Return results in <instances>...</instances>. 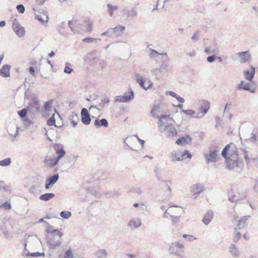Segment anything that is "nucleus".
<instances>
[{"mask_svg":"<svg viewBox=\"0 0 258 258\" xmlns=\"http://www.w3.org/2000/svg\"><path fill=\"white\" fill-rule=\"evenodd\" d=\"M166 95H169L176 98V100L181 103H183L185 101L184 99L183 98L181 97L180 96H179L178 94H177L176 93L173 91H167L166 92Z\"/></svg>","mask_w":258,"mask_h":258,"instance_id":"obj_37","label":"nucleus"},{"mask_svg":"<svg viewBox=\"0 0 258 258\" xmlns=\"http://www.w3.org/2000/svg\"><path fill=\"white\" fill-rule=\"evenodd\" d=\"M249 142H252V143H256L257 141V137L254 133H251V137L247 139Z\"/></svg>","mask_w":258,"mask_h":258,"instance_id":"obj_59","label":"nucleus"},{"mask_svg":"<svg viewBox=\"0 0 258 258\" xmlns=\"http://www.w3.org/2000/svg\"><path fill=\"white\" fill-rule=\"evenodd\" d=\"M55 195L52 193H46L41 195L39 199L43 201H48L54 197Z\"/></svg>","mask_w":258,"mask_h":258,"instance_id":"obj_39","label":"nucleus"},{"mask_svg":"<svg viewBox=\"0 0 258 258\" xmlns=\"http://www.w3.org/2000/svg\"><path fill=\"white\" fill-rule=\"evenodd\" d=\"M18 114L21 118H25L27 114V110L25 108L18 111Z\"/></svg>","mask_w":258,"mask_h":258,"instance_id":"obj_55","label":"nucleus"},{"mask_svg":"<svg viewBox=\"0 0 258 258\" xmlns=\"http://www.w3.org/2000/svg\"><path fill=\"white\" fill-rule=\"evenodd\" d=\"M86 25V31L87 32H90L92 30V23L90 21L85 22Z\"/></svg>","mask_w":258,"mask_h":258,"instance_id":"obj_56","label":"nucleus"},{"mask_svg":"<svg viewBox=\"0 0 258 258\" xmlns=\"http://www.w3.org/2000/svg\"><path fill=\"white\" fill-rule=\"evenodd\" d=\"M127 140H128V142L130 143V144L131 145V146L128 145H127L132 150L137 151V150L134 149L131 146H132V144L131 142H135L136 141V140H137L139 141V143L141 145V148H143L144 147V144H145V141L140 139L137 135H134L133 137H130Z\"/></svg>","mask_w":258,"mask_h":258,"instance_id":"obj_23","label":"nucleus"},{"mask_svg":"<svg viewBox=\"0 0 258 258\" xmlns=\"http://www.w3.org/2000/svg\"><path fill=\"white\" fill-rule=\"evenodd\" d=\"M35 18L43 25L46 24L48 20L47 15L44 13L41 14L40 15H36L35 16Z\"/></svg>","mask_w":258,"mask_h":258,"instance_id":"obj_35","label":"nucleus"},{"mask_svg":"<svg viewBox=\"0 0 258 258\" xmlns=\"http://www.w3.org/2000/svg\"><path fill=\"white\" fill-rule=\"evenodd\" d=\"M250 217V216H244L243 218L239 219L238 217H235L233 222H237V226L239 229H243L246 226V220Z\"/></svg>","mask_w":258,"mask_h":258,"instance_id":"obj_25","label":"nucleus"},{"mask_svg":"<svg viewBox=\"0 0 258 258\" xmlns=\"http://www.w3.org/2000/svg\"><path fill=\"white\" fill-rule=\"evenodd\" d=\"M210 102L207 100H202L200 101V105L199 108V112L197 113L196 118L204 117L210 108Z\"/></svg>","mask_w":258,"mask_h":258,"instance_id":"obj_10","label":"nucleus"},{"mask_svg":"<svg viewBox=\"0 0 258 258\" xmlns=\"http://www.w3.org/2000/svg\"><path fill=\"white\" fill-rule=\"evenodd\" d=\"M113 35L115 37H118L121 35L125 30V27L122 26H117L114 28H112Z\"/></svg>","mask_w":258,"mask_h":258,"instance_id":"obj_31","label":"nucleus"},{"mask_svg":"<svg viewBox=\"0 0 258 258\" xmlns=\"http://www.w3.org/2000/svg\"><path fill=\"white\" fill-rule=\"evenodd\" d=\"M0 209H5L6 210H10L11 209V205L10 203H4V204L0 205Z\"/></svg>","mask_w":258,"mask_h":258,"instance_id":"obj_60","label":"nucleus"},{"mask_svg":"<svg viewBox=\"0 0 258 258\" xmlns=\"http://www.w3.org/2000/svg\"><path fill=\"white\" fill-rule=\"evenodd\" d=\"M166 61L160 66L155 68H153L150 70L151 75L154 76L156 80H159L162 79L164 76H168L170 73L172 71L171 67Z\"/></svg>","mask_w":258,"mask_h":258,"instance_id":"obj_3","label":"nucleus"},{"mask_svg":"<svg viewBox=\"0 0 258 258\" xmlns=\"http://www.w3.org/2000/svg\"><path fill=\"white\" fill-rule=\"evenodd\" d=\"M222 155L226 159V168L231 170L238 165V155L237 149L233 144L227 145L222 152Z\"/></svg>","mask_w":258,"mask_h":258,"instance_id":"obj_2","label":"nucleus"},{"mask_svg":"<svg viewBox=\"0 0 258 258\" xmlns=\"http://www.w3.org/2000/svg\"><path fill=\"white\" fill-rule=\"evenodd\" d=\"M147 51L148 55L151 58L155 59L157 58L159 56H161L163 61H166L169 60V58L166 53H159L156 50L151 48H149Z\"/></svg>","mask_w":258,"mask_h":258,"instance_id":"obj_16","label":"nucleus"},{"mask_svg":"<svg viewBox=\"0 0 258 258\" xmlns=\"http://www.w3.org/2000/svg\"><path fill=\"white\" fill-rule=\"evenodd\" d=\"M101 36H107L109 37H112L113 36V34L112 32V28L108 29L105 32L102 33L101 34Z\"/></svg>","mask_w":258,"mask_h":258,"instance_id":"obj_51","label":"nucleus"},{"mask_svg":"<svg viewBox=\"0 0 258 258\" xmlns=\"http://www.w3.org/2000/svg\"><path fill=\"white\" fill-rule=\"evenodd\" d=\"M72 214L68 211H63L60 212V216L61 217L68 219L71 217Z\"/></svg>","mask_w":258,"mask_h":258,"instance_id":"obj_46","label":"nucleus"},{"mask_svg":"<svg viewBox=\"0 0 258 258\" xmlns=\"http://www.w3.org/2000/svg\"><path fill=\"white\" fill-rule=\"evenodd\" d=\"M107 7L108 9V12L110 16H112L113 15V12L118 9L117 6H113L110 4H107Z\"/></svg>","mask_w":258,"mask_h":258,"instance_id":"obj_43","label":"nucleus"},{"mask_svg":"<svg viewBox=\"0 0 258 258\" xmlns=\"http://www.w3.org/2000/svg\"><path fill=\"white\" fill-rule=\"evenodd\" d=\"M10 68L11 66L8 64L3 66L0 70V75L5 78L9 77Z\"/></svg>","mask_w":258,"mask_h":258,"instance_id":"obj_29","label":"nucleus"},{"mask_svg":"<svg viewBox=\"0 0 258 258\" xmlns=\"http://www.w3.org/2000/svg\"><path fill=\"white\" fill-rule=\"evenodd\" d=\"M45 223L47 224V227L46 228V232L49 233V234H54L56 233V232L55 231H58L57 229H53L52 226L49 225L46 222H45Z\"/></svg>","mask_w":258,"mask_h":258,"instance_id":"obj_48","label":"nucleus"},{"mask_svg":"<svg viewBox=\"0 0 258 258\" xmlns=\"http://www.w3.org/2000/svg\"><path fill=\"white\" fill-rule=\"evenodd\" d=\"M168 206V208L163 215L164 218H168L169 216L172 215L181 216L184 212L183 209L181 207L174 205L171 203L169 204Z\"/></svg>","mask_w":258,"mask_h":258,"instance_id":"obj_6","label":"nucleus"},{"mask_svg":"<svg viewBox=\"0 0 258 258\" xmlns=\"http://www.w3.org/2000/svg\"><path fill=\"white\" fill-rule=\"evenodd\" d=\"M218 151L216 149H210L208 153L204 154V158L207 164L218 161L219 158L217 154Z\"/></svg>","mask_w":258,"mask_h":258,"instance_id":"obj_11","label":"nucleus"},{"mask_svg":"<svg viewBox=\"0 0 258 258\" xmlns=\"http://www.w3.org/2000/svg\"><path fill=\"white\" fill-rule=\"evenodd\" d=\"M109 102V99L107 97H104L101 99V102L98 104L95 105V106L92 105L90 107V109H92V108H95L99 110H101L105 107H107Z\"/></svg>","mask_w":258,"mask_h":258,"instance_id":"obj_22","label":"nucleus"},{"mask_svg":"<svg viewBox=\"0 0 258 258\" xmlns=\"http://www.w3.org/2000/svg\"><path fill=\"white\" fill-rule=\"evenodd\" d=\"M59 175L57 174L48 177L45 181V187L48 189L51 188L53 185L58 180Z\"/></svg>","mask_w":258,"mask_h":258,"instance_id":"obj_19","label":"nucleus"},{"mask_svg":"<svg viewBox=\"0 0 258 258\" xmlns=\"http://www.w3.org/2000/svg\"><path fill=\"white\" fill-rule=\"evenodd\" d=\"M12 28L19 37L24 36L25 34L24 28L20 25L18 21L16 19L13 21Z\"/></svg>","mask_w":258,"mask_h":258,"instance_id":"obj_17","label":"nucleus"},{"mask_svg":"<svg viewBox=\"0 0 258 258\" xmlns=\"http://www.w3.org/2000/svg\"><path fill=\"white\" fill-rule=\"evenodd\" d=\"M213 218V213L211 211H208L205 214L203 219V222L205 225H208L210 223Z\"/></svg>","mask_w":258,"mask_h":258,"instance_id":"obj_30","label":"nucleus"},{"mask_svg":"<svg viewBox=\"0 0 258 258\" xmlns=\"http://www.w3.org/2000/svg\"><path fill=\"white\" fill-rule=\"evenodd\" d=\"M47 123L49 126L55 125V119L54 114H53L51 117L47 120Z\"/></svg>","mask_w":258,"mask_h":258,"instance_id":"obj_58","label":"nucleus"},{"mask_svg":"<svg viewBox=\"0 0 258 258\" xmlns=\"http://www.w3.org/2000/svg\"><path fill=\"white\" fill-rule=\"evenodd\" d=\"M184 246L183 244L175 242L172 243L168 249V252L171 254H174L177 256L183 257L184 255Z\"/></svg>","mask_w":258,"mask_h":258,"instance_id":"obj_7","label":"nucleus"},{"mask_svg":"<svg viewBox=\"0 0 258 258\" xmlns=\"http://www.w3.org/2000/svg\"><path fill=\"white\" fill-rule=\"evenodd\" d=\"M229 252L234 257H238L240 255V252L236 246L233 244L229 246Z\"/></svg>","mask_w":258,"mask_h":258,"instance_id":"obj_34","label":"nucleus"},{"mask_svg":"<svg viewBox=\"0 0 258 258\" xmlns=\"http://www.w3.org/2000/svg\"><path fill=\"white\" fill-rule=\"evenodd\" d=\"M38 191V188L36 185H33L29 188V191L32 194H37Z\"/></svg>","mask_w":258,"mask_h":258,"instance_id":"obj_57","label":"nucleus"},{"mask_svg":"<svg viewBox=\"0 0 258 258\" xmlns=\"http://www.w3.org/2000/svg\"><path fill=\"white\" fill-rule=\"evenodd\" d=\"M204 189V185L201 183H196L190 187V197L192 199H196Z\"/></svg>","mask_w":258,"mask_h":258,"instance_id":"obj_14","label":"nucleus"},{"mask_svg":"<svg viewBox=\"0 0 258 258\" xmlns=\"http://www.w3.org/2000/svg\"><path fill=\"white\" fill-rule=\"evenodd\" d=\"M234 233L233 235V240L234 242H237L238 240L241 238V234L239 232L237 231L236 228H234Z\"/></svg>","mask_w":258,"mask_h":258,"instance_id":"obj_47","label":"nucleus"},{"mask_svg":"<svg viewBox=\"0 0 258 258\" xmlns=\"http://www.w3.org/2000/svg\"><path fill=\"white\" fill-rule=\"evenodd\" d=\"M18 127L15 124H11L8 127V132L13 138H15L18 135Z\"/></svg>","mask_w":258,"mask_h":258,"instance_id":"obj_27","label":"nucleus"},{"mask_svg":"<svg viewBox=\"0 0 258 258\" xmlns=\"http://www.w3.org/2000/svg\"><path fill=\"white\" fill-rule=\"evenodd\" d=\"M23 121L24 125L26 127L30 126L33 123L32 121L27 117H25V118L23 119Z\"/></svg>","mask_w":258,"mask_h":258,"instance_id":"obj_61","label":"nucleus"},{"mask_svg":"<svg viewBox=\"0 0 258 258\" xmlns=\"http://www.w3.org/2000/svg\"><path fill=\"white\" fill-rule=\"evenodd\" d=\"M244 197L245 196L243 194H240L238 192H233V195L229 197V200L231 202H237L242 200Z\"/></svg>","mask_w":258,"mask_h":258,"instance_id":"obj_26","label":"nucleus"},{"mask_svg":"<svg viewBox=\"0 0 258 258\" xmlns=\"http://www.w3.org/2000/svg\"><path fill=\"white\" fill-rule=\"evenodd\" d=\"M94 125L96 127L100 126L107 127L108 122L105 118H102L100 120L96 119L94 121Z\"/></svg>","mask_w":258,"mask_h":258,"instance_id":"obj_32","label":"nucleus"},{"mask_svg":"<svg viewBox=\"0 0 258 258\" xmlns=\"http://www.w3.org/2000/svg\"><path fill=\"white\" fill-rule=\"evenodd\" d=\"M186 158H191V155L187 150L182 152L181 151H173L170 155L169 158L172 162L181 161Z\"/></svg>","mask_w":258,"mask_h":258,"instance_id":"obj_8","label":"nucleus"},{"mask_svg":"<svg viewBox=\"0 0 258 258\" xmlns=\"http://www.w3.org/2000/svg\"><path fill=\"white\" fill-rule=\"evenodd\" d=\"M134 98V92L131 90L128 94L125 93L123 95L116 96L114 102L115 103H127L132 100Z\"/></svg>","mask_w":258,"mask_h":258,"instance_id":"obj_15","label":"nucleus"},{"mask_svg":"<svg viewBox=\"0 0 258 258\" xmlns=\"http://www.w3.org/2000/svg\"><path fill=\"white\" fill-rule=\"evenodd\" d=\"M56 156H52L51 155L47 156L44 160V165L46 167L48 168H52L56 165L58 161L64 156L66 152L64 149L61 148V149H56Z\"/></svg>","mask_w":258,"mask_h":258,"instance_id":"obj_4","label":"nucleus"},{"mask_svg":"<svg viewBox=\"0 0 258 258\" xmlns=\"http://www.w3.org/2000/svg\"><path fill=\"white\" fill-rule=\"evenodd\" d=\"M29 109L33 113L37 112L40 109V104L37 97H33L29 103Z\"/></svg>","mask_w":258,"mask_h":258,"instance_id":"obj_18","label":"nucleus"},{"mask_svg":"<svg viewBox=\"0 0 258 258\" xmlns=\"http://www.w3.org/2000/svg\"><path fill=\"white\" fill-rule=\"evenodd\" d=\"M237 89L239 91H248L251 93L254 92V89L253 88V82L251 81H241L236 86Z\"/></svg>","mask_w":258,"mask_h":258,"instance_id":"obj_13","label":"nucleus"},{"mask_svg":"<svg viewBox=\"0 0 258 258\" xmlns=\"http://www.w3.org/2000/svg\"><path fill=\"white\" fill-rule=\"evenodd\" d=\"M199 39V32H196L195 33L194 35L191 37L192 40L195 42H197Z\"/></svg>","mask_w":258,"mask_h":258,"instance_id":"obj_63","label":"nucleus"},{"mask_svg":"<svg viewBox=\"0 0 258 258\" xmlns=\"http://www.w3.org/2000/svg\"><path fill=\"white\" fill-rule=\"evenodd\" d=\"M180 216L172 215L169 216L171 219L172 224L174 226H178L179 222Z\"/></svg>","mask_w":258,"mask_h":258,"instance_id":"obj_44","label":"nucleus"},{"mask_svg":"<svg viewBox=\"0 0 258 258\" xmlns=\"http://www.w3.org/2000/svg\"><path fill=\"white\" fill-rule=\"evenodd\" d=\"M182 237L185 238L187 241H192L196 239L197 238L194 236L191 235H187V234H183Z\"/></svg>","mask_w":258,"mask_h":258,"instance_id":"obj_53","label":"nucleus"},{"mask_svg":"<svg viewBox=\"0 0 258 258\" xmlns=\"http://www.w3.org/2000/svg\"><path fill=\"white\" fill-rule=\"evenodd\" d=\"M232 59L234 61L245 63L250 58V55L248 51L237 53L232 56Z\"/></svg>","mask_w":258,"mask_h":258,"instance_id":"obj_12","label":"nucleus"},{"mask_svg":"<svg viewBox=\"0 0 258 258\" xmlns=\"http://www.w3.org/2000/svg\"><path fill=\"white\" fill-rule=\"evenodd\" d=\"M182 112L186 114L187 115L193 116L196 114V111L192 109H182Z\"/></svg>","mask_w":258,"mask_h":258,"instance_id":"obj_54","label":"nucleus"},{"mask_svg":"<svg viewBox=\"0 0 258 258\" xmlns=\"http://www.w3.org/2000/svg\"><path fill=\"white\" fill-rule=\"evenodd\" d=\"M17 9L21 14H23L24 13L25 7L23 5H22V4L18 5L17 6Z\"/></svg>","mask_w":258,"mask_h":258,"instance_id":"obj_64","label":"nucleus"},{"mask_svg":"<svg viewBox=\"0 0 258 258\" xmlns=\"http://www.w3.org/2000/svg\"><path fill=\"white\" fill-rule=\"evenodd\" d=\"M69 119L70 120L71 123L73 124V126L76 127L79 120L78 115L74 112H73L70 116Z\"/></svg>","mask_w":258,"mask_h":258,"instance_id":"obj_38","label":"nucleus"},{"mask_svg":"<svg viewBox=\"0 0 258 258\" xmlns=\"http://www.w3.org/2000/svg\"><path fill=\"white\" fill-rule=\"evenodd\" d=\"M45 255L44 252H29V251H25L23 253V255L25 257H28L29 256H32V257H40V256H44Z\"/></svg>","mask_w":258,"mask_h":258,"instance_id":"obj_36","label":"nucleus"},{"mask_svg":"<svg viewBox=\"0 0 258 258\" xmlns=\"http://www.w3.org/2000/svg\"><path fill=\"white\" fill-rule=\"evenodd\" d=\"M255 73V69L251 67L247 70L244 71L243 74L245 78L247 81H251L254 77Z\"/></svg>","mask_w":258,"mask_h":258,"instance_id":"obj_24","label":"nucleus"},{"mask_svg":"<svg viewBox=\"0 0 258 258\" xmlns=\"http://www.w3.org/2000/svg\"><path fill=\"white\" fill-rule=\"evenodd\" d=\"M11 163V159L10 158H6L0 161L1 166H8Z\"/></svg>","mask_w":258,"mask_h":258,"instance_id":"obj_45","label":"nucleus"},{"mask_svg":"<svg viewBox=\"0 0 258 258\" xmlns=\"http://www.w3.org/2000/svg\"><path fill=\"white\" fill-rule=\"evenodd\" d=\"M142 224L141 219L140 218H132L128 222L127 226L132 230L138 228Z\"/></svg>","mask_w":258,"mask_h":258,"instance_id":"obj_21","label":"nucleus"},{"mask_svg":"<svg viewBox=\"0 0 258 258\" xmlns=\"http://www.w3.org/2000/svg\"><path fill=\"white\" fill-rule=\"evenodd\" d=\"M243 157L244 158L245 162L246 164H249L250 162V158L249 156V153L248 151L245 150L244 151Z\"/></svg>","mask_w":258,"mask_h":258,"instance_id":"obj_52","label":"nucleus"},{"mask_svg":"<svg viewBox=\"0 0 258 258\" xmlns=\"http://www.w3.org/2000/svg\"><path fill=\"white\" fill-rule=\"evenodd\" d=\"M174 122V120L169 115H161L158 122L159 130L161 133H164L167 138L173 139L178 133Z\"/></svg>","mask_w":258,"mask_h":258,"instance_id":"obj_1","label":"nucleus"},{"mask_svg":"<svg viewBox=\"0 0 258 258\" xmlns=\"http://www.w3.org/2000/svg\"><path fill=\"white\" fill-rule=\"evenodd\" d=\"M72 71L73 70L71 68V64L69 62H67L64 69V72L66 74H70L72 72Z\"/></svg>","mask_w":258,"mask_h":258,"instance_id":"obj_49","label":"nucleus"},{"mask_svg":"<svg viewBox=\"0 0 258 258\" xmlns=\"http://www.w3.org/2000/svg\"><path fill=\"white\" fill-rule=\"evenodd\" d=\"M108 255V252L105 249H98L95 252V255L98 258H106Z\"/></svg>","mask_w":258,"mask_h":258,"instance_id":"obj_33","label":"nucleus"},{"mask_svg":"<svg viewBox=\"0 0 258 258\" xmlns=\"http://www.w3.org/2000/svg\"><path fill=\"white\" fill-rule=\"evenodd\" d=\"M159 107L158 105H155L153 106V108L151 110V113L153 117L158 118L161 117L159 116Z\"/></svg>","mask_w":258,"mask_h":258,"instance_id":"obj_40","label":"nucleus"},{"mask_svg":"<svg viewBox=\"0 0 258 258\" xmlns=\"http://www.w3.org/2000/svg\"><path fill=\"white\" fill-rule=\"evenodd\" d=\"M135 77L137 83L144 89L147 90L152 87L153 83L150 79L145 78L139 74H137Z\"/></svg>","mask_w":258,"mask_h":258,"instance_id":"obj_9","label":"nucleus"},{"mask_svg":"<svg viewBox=\"0 0 258 258\" xmlns=\"http://www.w3.org/2000/svg\"><path fill=\"white\" fill-rule=\"evenodd\" d=\"M101 39L100 38H85L83 39V41L88 43H95L98 44L99 42L101 41Z\"/></svg>","mask_w":258,"mask_h":258,"instance_id":"obj_42","label":"nucleus"},{"mask_svg":"<svg viewBox=\"0 0 258 258\" xmlns=\"http://www.w3.org/2000/svg\"><path fill=\"white\" fill-rule=\"evenodd\" d=\"M54 234H49L47 237V243L49 248L55 249L58 247L61 243V237L63 233L59 231H55Z\"/></svg>","mask_w":258,"mask_h":258,"instance_id":"obj_5","label":"nucleus"},{"mask_svg":"<svg viewBox=\"0 0 258 258\" xmlns=\"http://www.w3.org/2000/svg\"><path fill=\"white\" fill-rule=\"evenodd\" d=\"M191 142V138L189 136H186L178 139L175 143L179 146H184Z\"/></svg>","mask_w":258,"mask_h":258,"instance_id":"obj_28","label":"nucleus"},{"mask_svg":"<svg viewBox=\"0 0 258 258\" xmlns=\"http://www.w3.org/2000/svg\"><path fill=\"white\" fill-rule=\"evenodd\" d=\"M219 52V49L216 47H207L205 49V52L209 55L213 53H217Z\"/></svg>","mask_w":258,"mask_h":258,"instance_id":"obj_41","label":"nucleus"},{"mask_svg":"<svg viewBox=\"0 0 258 258\" xmlns=\"http://www.w3.org/2000/svg\"><path fill=\"white\" fill-rule=\"evenodd\" d=\"M52 101H48L45 103L44 105V110H45V111L48 112L51 110V105L52 104Z\"/></svg>","mask_w":258,"mask_h":258,"instance_id":"obj_50","label":"nucleus"},{"mask_svg":"<svg viewBox=\"0 0 258 258\" xmlns=\"http://www.w3.org/2000/svg\"><path fill=\"white\" fill-rule=\"evenodd\" d=\"M64 258H73V255L72 251L70 249H69L66 251L64 253Z\"/></svg>","mask_w":258,"mask_h":258,"instance_id":"obj_62","label":"nucleus"},{"mask_svg":"<svg viewBox=\"0 0 258 258\" xmlns=\"http://www.w3.org/2000/svg\"><path fill=\"white\" fill-rule=\"evenodd\" d=\"M82 122L85 125H88L91 122V118L86 108H83L81 112Z\"/></svg>","mask_w":258,"mask_h":258,"instance_id":"obj_20","label":"nucleus"}]
</instances>
